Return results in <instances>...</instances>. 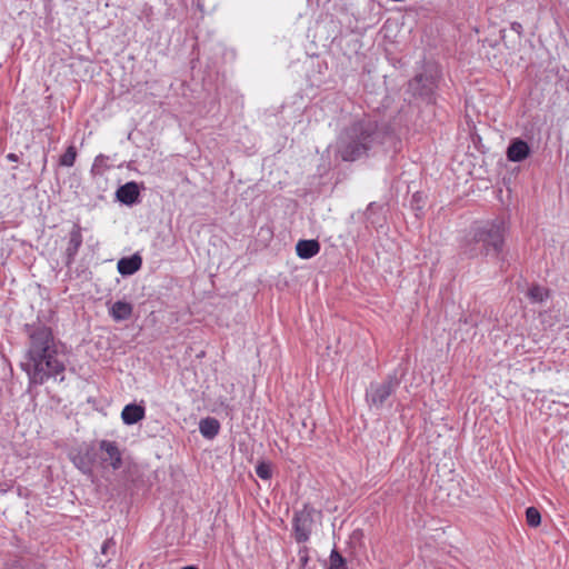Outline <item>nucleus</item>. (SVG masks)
Returning a JSON list of instances; mask_svg holds the SVG:
<instances>
[{
    "label": "nucleus",
    "instance_id": "1",
    "mask_svg": "<svg viewBox=\"0 0 569 569\" xmlns=\"http://www.w3.org/2000/svg\"><path fill=\"white\" fill-rule=\"evenodd\" d=\"M24 332L26 350L20 366L30 385L41 386L52 378L62 382L68 362L64 345L41 322L27 323Z\"/></svg>",
    "mask_w": 569,
    "mask_h": 569
},
{
    "label": "nucleus",
    "instance_id": "2",
    "mask_svg": "<svg viewBox=\"0 0 569 569\" xmlns=\"http://www.w3.org/2000/svg\"><path fill=\"white\" fill-rule=\"evenodd\" d=\"M392 132L371 119L355 121L340 136L338 152L342 160L355 161L370 152H378L386 144L393 142Z\"/></svg>",
    "mask_w": 569,
    "mask_h": 569
},
{
    "label": "nucleus",
    "instance_id": "3",
    "mask_svg": "<svg viewBox=\"0 0 569 569\" xmlns=\"http://www.w3.org/2000/svg\"><path fill=\"white\" fill-rule=\"evenodd\" d=\"M506 223L493 219L471 227L462 243V254L468 258H499L505 243Z\"/></svg>",
    "mask_w": 569,
    "mask_h": 569
},
{
    "label": "nucleus",
    "instance_id": "4",
    "mask_svg": "<svg viewBox=\"0 0 569 569\" xmlns=\"http://www.w3.org/2000/svg\"><path fill=\"white\" fill-rule=\"evenodd\" d=\"M438 70L436 67H428L425 72L417 74L409 82V91L417 97L430 102L435 93L438 80Z\"/></svg>",
    "mask_w": 569,
    "mask_h": 569
},
{
    "label": "nucleus",
    "instance_id": "5",
    "mask_svg": "<svg viewBox=\"0 0 569 569\" xmlns=\"http://www.w3.org/2000/svg\"><path fill=\"white\" fill-rule=\"evenodd\" d=\"M399 386V379L396 375H389L381 382H371L366 391V400L369 406L381 408L388 398L396 391Z\"/></svg>",
    "mask_w": 569,
    "mask_h": 569
},
{
    "label": "nucleus",
    "instance_id": "6",
    "mask_svg": "<svg viewBox=\"0 0 569 569\" xmlns=\"http://www.w3.org/2000/svg\"><path fill=\"white\" fill-rule=\"evenodd\" d=\"M313 526V509L305 506L293 517V530L297 542L309 540Z\"/></svg>",
    "mask_w": 569,
    "mask_h": 569
},
{
    "label": "nucleus",
    "instance_id": "7",
    "mask_svg": "<svg viewBox=\"0 0 569 569\" xmlns=\"http://www.w3.org/2000/svg\"><path fill=\"white\" fill-rule=\"evenodd\" d=\"M99 448L104 456H101V460L104 462H109L112 469L117 470L122 465L121 452L118 448V445L114 441L101 440L99 442Z\"/></svg>",
    "mask_w": 569,
    "mask_h": 569
},
{
    "label": "nucleus",
    "instance_id": "8",
    "mask_svg": "<svg viewBox=\"0 0 569 569\" xmlns=\"http://www.w3.org/2000/svg\"><path fill=\"white\" fill-rule=\"evenodd\" d=\"M530 154L529 144L522 139H513L508 149L507 158L511 162H521Z\"/></svg>",
    "mask_w": 569,
    "mask_h": 569
},
{
    "label": "nucleus",
    "instance_id": "9",
    "mask_svg": "<svg viewBox=\"0 0 569 569\" xmlns=\"http://www.w3.org/2000/svg\"><path fill=\"white\" fill-rule=\"evenodd\" d=\"M140 194L139 186L134 181H130L119 187L116 197L123 204L132 206L138 201Z\"/></svg>",
    "mask_w": 569,
    "mask_h": 569
},
{
    "label": "nucleus",
    "instance_id": "10",
    "mask_svg": "<svg viewBox=\"0 0 569 569\" xmlns=\"http://www.w3.org/2000/svg\"><path fill=\"white\" fill-rule=\"evenodd\" d=\"M146 416V409L142 406L136 403H129L124 406L121 412V419L124 425L131 426L140 420H142Z\"/></svg>",
    "mask_w": 569,
    "mask_h": 569
},
{
    "label": "nucleus",
    "instance_id": "11",
    "mask_svg": "<svg viewBox=\"0 0 569 569\" xmlns=\"http://www.w3.org/2000/svg\"><path fill=\"white\" fill-rule=\"evenodd\" d=\"M141 257L138 253H134L131 257L121 258L118 261L117 268L120 274L131 276L141 268Z\"/></svg>",
    "mask_w": 569,
    "mask_h": 569
},
{
    "label": "nucleus",
    "instance_id": "12",
    "mask_svg": "<svg viewBox=\"0 0 569 569\" xmlns=\"http://www.w3.org/2000/svg\"><path fill=\"white\" fill-rule=\"evenodd\" d=\"M133 307L130 302L116 301L109 308V313L116 321L128 320L132 315Z\"/></svg>",
    "mask_w": 569,
    "mask_h": 569
},
{
    "label": "nucleus",
    "instance_id": "13",
    "mask_svg": "<svg viewBox=\"0 0 569 569\" xmlns=\"http://www.w3.org/2000/svg\"><path fill=\"white\" fill-rule=\"evenodd\" d=\"M297 256L301 259H310L320 251L317 240H299L296 244Z\"/></svg>",
    "mask_w": 569,
    "mask_h": 569
},
{
    "label": "nucleus",
    "instance_id": "14",
    "mask_svg": "<svg viewBox=\"0 0 569 569\" xmlns=\"http://www.w3.org/2000/svg\"><path fill=\"white\" fill-rule=\"evenodd\" d=\"M199 431L203 438L212 440L220 431V423L216 418H203L199 422Z\"/></svg>",
    "mask_w": 569,
    "mask_h": 569
},
{
    "label": "nucleus",
    "instance_id": "15",
    "mask_svg": "<svg viewBox=\"0 0 569 569\" xmlns=\"http://www.w3.org/2000/svg\"><path fill=\"white\" fill-rule=\"evenodd\" d=\"M82 243V234L79 226H74V228L70 232V239L67 248V252L69 258H72L77 254L79 248Z\"/></svg>",
    "mask_w": 569,
    "mask_h": 569
},
{
    "label": "nucleus",
    "instance_id": "16",
    "mask_svg": "<svg viewBox=\"0 0 569 569\" xmlns=\"http://www.w3.org/2000/svg\"><path fill=\"white\" fill-rule=\"evenodd\" d=\"M92 457L89 452L74 455L72 457L73 465L82 472V473H91L92 471Z\"/></svg>",
    "mask_w": 569,
    "mask_h": 569
},
{
    "label": "nucleus",
    "instance_id": "17",
    "mask_svg": "<svg viewBox=\"0 0 569 569\" xmlns=\"http://www.w3.org/2000/svg\"><path fill=\"white\" fill-rule=\"evenodd\" d=\"M327 569H348L346 559L338 552L337 549H332L329 556V566Z\"/></svg>",
    "mask_w": 569,
    "mask_h": 569
},
{
    "label": "nucleus",
    "instance_id": "18",
    "mask_svg": "<svg viewBox=\"0 0 569 569\" xmlns=\"http://www.w3.org/2000/svg\"><path fill=\"white\" fill-rule=\"evenodd\" d=\"M528 297L532 302H542L548 298V290L540 286H532L528 290Z\"/></svg>",
    "mask_w": 569,
    "mask_h": 569
},
{
    "label": "nucleus",
    "instance_id": "19",
    "mask_svg": "<svg viewBox=\"0 0 569 569\" xmlns=\"http://www.w3.org/2000/svg\"><path fill=\"white\" fill-rule=\"evenodd\" d=\"M77 158V150L73 146H69L64 153L60 157L59 163L63 167H72Z\"/></svg>",
    "mask_w": 569,
    "mask_h": 569
},
{
    "label": "nucleus",
    "instance_id": "20",
    "mask_svg": "<svg viewBox=\"0 0 569 569\" xmlns=\"http://www.w3.org/2000/svg\"><path fill=\"white\" fill-rule=\"evenodd\" d=\"M526 520L530 527H538L541 521L540 512L535 507H529L526 510Z\"/></svg>",
    "mask_w": 569,
    "mask_h": 569
},
{
    "label": "nucleus",
    "instance_id": "21",
    "mask_svg": "<svg viewBox=\"0 0 569 569\" xmlns=\"http://www.w3.org/2000/svg\"><path fill=\"white\" fill-rule=\"evenodd\" d=\"M256 473L257 476L262 480H268L271 478L272 471H271V465L268 462H259L256 466Z\"/></svg>",
    "mask_w": 569,
    "mask_h": 569
},
{
    "label": "nucleus",
    "instance_id": "22",
    "mask_svg": "<svg viewBox=\"0 0 569 569\" xmlns=\"http://www.w3.org/2000/svg\"><path fill=\"white\" fill-rule=\"evenodd\" d=\"M116 542L113 539H107L101 546V552L103 555L114 553Z\"/></svg>",
    "mask_w": 569,
    "mask_h": 569
},
{
    "label": "nucleus",
    "instance_id": "23",
    "mask_svg": "<svg viewBox=\"0 0 569 569\" xmlns=\"http://www.w3.org/2000/svg\"><path fill=\"white\" fill-rule=\"evenodd\" d=\"M511 29L516 31L518 34H521L522 32V26L519 22H512Z\"/></svg>",
    "mask_w": 569,
    "mask_h": 569
},
{
    "label": "nucleus",
    "instance_id": "24",
    "mask_svg": "<svg viewBox=\"0 0 569 569\" xmlns=\"http://www.w3.org/2000/svg\"><path fill=\"white\" fill-rule=\"evenodd\" d=\"M7 158H8L10 161H17V160H18V157H17V154H14V153H9V154L7 156Z\"/></svg>",
    "mask_w": 569,
    "mask_h": 569
},
{
    "label": "nucleus",
    "instance_id": "25",
    "mask_svg": "<svg viewBox=\"0 0 569 569\" xmlns=\"http://www.w3.org/2000/svg\"><path fill=\"white\" fill-rule=\"evenodd\" d=\"M182 569H198V568L194 566H187V567H183Z\"/></svg>",
    "mask_w": 569,
    "mask_h": 569
}]
</instances>
